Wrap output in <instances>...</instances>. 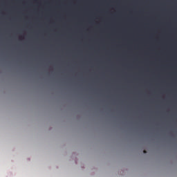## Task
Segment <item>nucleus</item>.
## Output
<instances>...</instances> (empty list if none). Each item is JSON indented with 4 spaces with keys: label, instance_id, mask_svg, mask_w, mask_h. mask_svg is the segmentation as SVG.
Returning <instances> with one entry per match:
<instances>
[{
    "label": "nucleus",
    "instance_id": "nucleus-1",
    "mask_svg": "<svg viewBox=\"0 0 177 177\" xmlns=\"http://www.w3.org/2000/svg\"><path fill=\"white\" fill-rule=\"evenodd\" d=\"M143 153H144L145 154H146V153H147V151L146 150H144V151H143Z\"/></svg>",
    "mask_w": 177,
    "mask_h": 177
}]
</instances>
